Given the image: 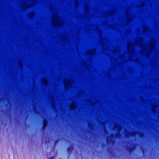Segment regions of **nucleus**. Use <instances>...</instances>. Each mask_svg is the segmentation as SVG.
I'll use <instances>...</instances> for the list:
<instances>
[{"label": "nucleus", "mask_w": 159, "mask_h": 159, "mask_svg": "<svg viewBox=\"0 0 159 159\" xmlns=\"http://www.w3.org/2000/svg\"><path fill=\"white\" fill-rule=\"evenodd\" d=\"M156 107H154L152 109V111L154 112V113H155L156 112Z\"/></svg>", "instance_id": "13"}, {"label": "nucleus", "mask_w": 159, "mask_h": 159, "mask_svg": "<svg viewBox=\"0 0 159 159\" xmlns=\"http://www.w3.org/2000/svg\"><path fill=\"white\" fill-rule=\"evenodd\" d=\"M85 8L86 10V11H88L89 9H88V6H85Z\"/></svg>", "instance_id": "14"}, {"label": "nucleus", "mask_w": 159, "mask_h": 159, "mask_svg": "<svg viewBox=\"0 0 159 159\" xmlns=\"http://www.w3.org/2000/svg\"><path fill=\"white\" fill-rule=\"evenodd\" d=\"M19 65L21 67V68L22 67V64H21V63H20V64H19Z\"/></svg>", "instance_id": "15"}, {"label": "nucleus", "mask_w": 159, "mask_h": 159, "mask_svg": "<svg viewBox=\"0 0 159 159\" xmlns=\"http://www.w3.org/2000/svg\"><path fill=\"white\" fill-rule=\"evenodd\" d=\"M42 84H43L47 85L48 83V82L47 79L44 78H43L42 79Z\"/></svg>", "instance_id": "6"}, {"label": "nucleus", "mask_w": 159, "mask_h": 159, "mask_svg": "<svg viewBox=\"0 0 159 159\" xmlns=\"http://www.w3.org/2000/svg\"><path fill=\"white\" fill-rule=\"evenodd\" d=\"M75 104L74 102H72L70 105V108L71 110L75 109Z\"/></svg>", "instance_id": "7"}, {"label": "nucleus", "mask_w": 159, "mask_h": 159, "mask_svg": "<svg viewBox=\"0 0 159 159\" xmlns=\"http://www.w3.org/2000/svg\"><path fill=\"white\" fill-rule=\"evenodd\" d=\"M47 121L45 120H44L43 121V129H44L46 126L47 125Z\"/></svg>", "instance_id": "9"}, {"label": "nucleus", "mask_w": 159, "mask_h": 159, "mask_svg": "<svg viewBox=\"0 0 159 159\" xmlns=\"http://www.w3.org/2000/svg\"><path fill=\"white\" fill-rule=\"evenodd\" d=\"M75 0V6L76 7H77L78 6V2L77 0Z\"/></svg>", "instance_id": "12"}, {"label": "nucleus", "mask_w": 159, "mask_h": 159, "mask_svg": "<svg viewBox=\"0 0 159 159\" xmlns=\"http://www.w3.org/2000/svg\"><path fill=\"white\" fill-rule=\"evenodd\" d=\"M115 128L117 129L118 132H119L121 129L120 127L118 125L116 126Z\"/></svg>", "instance_id": "11"}, {"label": "nucleus", "mask_w": 159, "mask_h": 159, "mask_svg": "<svg viewBox=\"0 0 159 159\" xmlns=\"http://www.w3.org/2000/svg\"><path fill=\"white\" fill-rule=\"evenodd\" d=\"M105 133H106L107 134V133H106V130H105Z\"/></svg>", "instance_id": "18"}, {"label": "nucleus", "mask_w": 159, "mask_h": 159, "mask_svg": "<svg viewBox=\"0 0 159 159\" xmlns=\"http://www.w3.org/2000/svg\"><path fill=\"white\" fill-rule=\"evenodd\" d=\"M127 48L129 52H132L134 50V46L130 42L127 43Z\"/></svg>", "instance_id": "4"}, {"label": "nucleus", "mask_w": 159, "mask_h": 159, "mask_svg": "<svg viewBox=\"0 0 159 159\" xmlns=\"http://www.w3.org/2000/svg\"><path fill=\"white\" fill-rule=\"evenodd\" d=\"M63 82L66 89L71 88L73 84V81L70 80L65 79L64 80Z\"/></svg>", "instance_id": "2"}, {"label": "nucleus", "mask_w": 159, "mask_h": 159, "mask_svg": "<svg viewBox=\"0 0 159 159\" xmlns=\"http://www.w3.org/2000/svg\"><path fill=\"white\" fill-rule=\"evenodd\" d=\"M52 20L53 25L54 26L61 27L63 25V22L61 19L59 17L57 13L53 14Z\"/></svg>", "instance_id": "1"}, {"label": "nucleus", "mask_w": 159, "mask_h": 159, "mask_svg": "<svg viewBox=\"0 0 159 159\" xmlns=\"http://www.w3.org/2000/svg\"><path fill=\"white\" fill-rule=\"evenodd\" d=\"M135 135V134H132V135H131V136H134Z\"/></svg>", "instance_id": "16"}, {"label": "nucleus", "mask_w": 159, "mask_h": 159, "mask_svg": "<svg viewBox=\"0 0 159 159\" xmlns=\"http://www.w3.org/2000/svg\"><path fill=\"white\" fill-rule=\"evenodd\" d=\"M128 13V12H126V14H127Z\"/></svg>", "instance_id": "20"}, {"label": "nucleus", "mask_w": 159, "mask_h": 159, "mask_svg": "<svg viewBox=\"0 0 159 159\" xmlns=\"http://www.w3.org/2000/svg\"><path fill=\"white\" fill-rule=\"evenodd\" d=\"M145 49H146L145 48H142V49H143V50H145Z\"/></svg>", "instance_id": "17"}, {"label": "nucleus", "mask_w": 159, "mask_h": 159, "mask_svg": "<svg viewBox=\"0 0 159 159\" xmlns=\"http://www.w3.org/2000/svg\"><path fill=\"white\" fill-rule=\"evenodd\" d=\"M96 52L95 49H93L92 51H90L88 52V54L89 55H93L95 54Z\"/></svg>", "instance_id": "8"}, {"label": "nucleus", "mask_w": 159, "mask_h": 159, "mask_svg": "<svg viewBox=\"0 0 159 159\" xmlns=\"http://www.w3.org/2000/svg\"><path fill=\"white\" fill-rule=\"evenodd\" d=\"M31 4L30 6H28L27 5L26 3V2L24 3H23L22 7V9L24 10H25L27 9L29 7L32 6H34L35 4V1L34 0H31Z\"/></svg>", "instance_id": "3"}, {"label": "nucleus", "mask_w": 159, "mask_h": 159, "mask_svg": "<svg viewBox=\"0 0 159 159\" xmlns=\"http://www.w3.org/2000/svg\"><path fill=\"white\" fill-rule=\"evenodd\" d=\"M28 16L32 18L34 16V13L33 12H31L29 14Z\"/></svg>", "instance_id": "10"}, {"label": "nucleus", "mask_w": 159, "mask_h": 159, "mask_svg": "<svg viewBox=\"0 0 159 159\" xmlns=\"http://www.w3.org/2000/svg\"><path fill=\"white\" fill-rule=\"evenodd\" d=\"M155 41L153 39V42L152 43H151L150 44V50H153L154 48V44L155 43Z\"/></svg>", "instance_id": "5"}, {"label": "nucleus", "mask_w": 159, "mask_h": 159, "mask_svg": "<svg viewBox=\"0 0 159 159\" xmlns=\"http://www.w3.org/2000/svg\"><path fill=\"white\" fill-rule=\"evenodd\" d=\"M53 159V157H50V159Z\"/></svg>", "instance_id": "19"}]
</instances>
